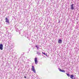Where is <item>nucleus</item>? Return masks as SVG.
<instances>
[{"instance_id":"obj_3","label":"nucleus","mask_w":79,"mask_h":79,"mask_svg":"<svg viewBox=\"0 0 79 79\" xmlns=\"http://www.w3.org/2000/svg\"><path fill=\"white\" fill-rule=\"evenodd\" d=\"M35 62L36 64H37V63H38V61H37V57L35 58Z\"/></svg>"},{"instance_id":"obj_10","label":"nucleus","mask_w":79,"mask_h":79,"mask_svg":"<svg viewBox=\"0 0 79 79\" xmlns=\"http://www.w3.org/2000/svg\"><path fill=\"white\" fill-rule=\"evenodd\" d=\"M42 53L44 55H46V56H47V54H45V52H42Z\"/></svg>"},{"instance_id":"obj_13","label":"nucleus","mask_w":79,"mask_h":79,"mask_svg":"<svg viewBox=\"0 0 79 79\" xmlns=\"http://www.w3.org/2000/svg\"><path fill=\"white\" fill-rule=\"evenodd\" d=\"M24 78H27V77H26L25 76V77H24Z\"/></svg>"},{"instance_id":"obj_1","label":"nucleus","mask_w":79,"mask_h":79,"mask_svg":"<svg viewBox=\"0 0 79 79\" xmlns=\"http://www.w3.org/2000/svg\"><path fill=\"white\" fill-rule=\"evenodd\" d=\"M31 69L34 73H36V71H35V68H34V66H32Z\"/></svg>"},{"instance_id":"obj_4","label":"nucleus","mask_w":79,"mask_h":79,"mask_svg":"<svg viewBox=\"0 0 79 79\" xmlns=\"http://www.w3.org/2000/svg\"><path fill=\"white\" fill-rule=\"evenodd\" d=\"M0 49L1 50H2L3 49V44H0Z\"/></svg>"},{"instance_id":"obj_5","label":"nucleus","mask_w":79,"mask_h":79,"mask_svg":"<svg viewBox=\"0 0 79 79\" xmlns=\"http://www.w3.org/2000/svg\"><path fill=\"white\" fill-rule=\"evenodd\" d=\"M59 70L60 71V72H63V73H65V71L64 70H62L60 68L59 69Z\"/></svg>"},{"instance_id":"obj_2","label":"nucleus","mask_w":79,"mask_h":79,"mask_svg":"<svg viewBox=\"0 0 79 79\" xmlns=\"http://www.w3.org/2000/svg\"><path fill=\"white\" fill-rule=\"evenodd\" d=\"M74 9V4H72L71 6V10H73Z\"/></svg>"},{"instance_id":"obj_14","label":"nucleus","mask_w":79,"mask_h":79,"mask_svg":"<svg viewBox=\"0 0 79 79\" xmlns=\"http://www.w3.org/2000/svg\"><path fill=\"white\" fill-rule=\"evenodd\" d=\"M59 23H60V21L59 22Z\"/></svg>"},{"instance_id":"obj_8","label":"nucleus","mask_w":79,"mask_h":79,"mask_svg":"<svg viewBox=\"0 0 79 79\" xmlns=\"http://www.w3.org/2000/svg\"><path fill=\"white\" fill-rule=\"evenodd\" d=\"M71 79H74V76H73V75H71L70 76Z\"/></svg>"},{"instance_id":"obj_11","label":"nucleus","mask_w":79,"mask_h":79,"mask_svg":"<svg viewBox=\"0 0 79 79\" xmlns=\"http://www.w3.org/2000/svg\"><path fill=\"white\" fill-rule=\"evenodd\" d=\"M37 53L38 55H40V53L39 52H37Z\"/></svg>"},{"instance_id":"obj_6","label":"nucleus","mask_w":79,"mask_h":79,"mask_svg":"<svg viewBox=\"0 0 79 79\" xmlns=\"http://www.w3.org/2000/svg\"><path fill=\"white\" fill-rule=\"evenodd\" d=\"M6 23H10V21H9V20L7 18H6Z\"/></svg>"},{"instance_id":"obj_7","label":"nucleus","mask_w":79,"mask_h":79,"mask_svg":"<svg viewBox=\"0 0 79 79\" xmlns=\"http://www.w3.org/2000/svg\"><path fill=\"white\" fill-rule=\"evenodd\" d=\"M62 41L61 39H59L58 41V44H61L62 43Z\"/></svg>"},{"instance_id":"obj_12","label":"nucleus","mask_w":79,"mask_h":79,"mask_svg":"<svg viewBox=\"0 0 79 79\" xmlns=\"http://www.w3.org/2000/svg\"><path fill=\"white\" fill-rule=\"evenodd\" d=\"M67 75L68 77H69V74L67 73Z\"/></svg>"},{"instance_id":"obj_9","label":"nucleus","mask_w":79,"mask_h":79,"mask_svg":"<svg viewBox=\"0 0 79 79\" xmlns=\"http://www.w3.org/2000/svg\"><path fill=\"white\" fill-rule=\"evenodd\" d=\"M35 47L36 48H37V50H39V47H38V46H37V45H35Z\"/></svg>"}]
</instances>
